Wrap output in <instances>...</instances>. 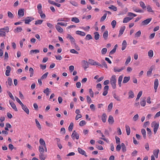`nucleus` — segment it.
I'll list each match as a JSON object with an SVG mask.
<instances>
[{"label": "nucleus", "instance_id": "6e6d98bb", "mask_svg": "<svg viewBox=\"0 0 160 160\" xmlns=\"http://www.w3.org/2000/svg\"><path fill=\"white\" fill-rule=\"evenodd\" d=\"M49 88H47L46 89L44 90L43 91V92L46 94V96H48L49 94Z\"/></svg>", "mask_w": 160, "mask_h": 160}, {"label": "nucleus", "instance_id": "0eeeda50", "mask_svg": "<svg viewBox=\"0 0 160 160\" xmlns=\"http://www.w3.org/2000/svg\"><path fill=\"white\" fill-rule=\"evenodd\" d=\"M158 86V80L157 78L156 79L154 82V88L155 90V92H157V90Z\"/></svg>", "mask_w": 160, "mask_h": 160}, {"label": "nucleus", "instance_id": "864d4df0", "mask_svg": "<svg viewBox=\"0 0 160 160\" xmlns=\"http://www.w3.org/2000/svg\"><path fill=\"white\" fill-rule=\"evenodd\" d=\"M107 51V49L106 48H104L101 50V53L102 55L105 54Z\"/></svg>", "mask_w": 160, "mask_h": 160}, {"label": "nucleus", "instance_id": "aec40b11", "mask_svg": "<svg viewBox=\"0 0 160 160\" xmlns=\"http://www.w3.org/2000/svg\"><path fill=\"white\" fill-rule=\"evenodd\" d=\"M108 32L107 30L105 31L103 34V37L105 40L108 39Z\"/></svg>", "mask_w": 160, "mask_h": 160}, {"label": "nucleus", "instance_id": "423d86ee", "mask_svg": "<svg viewBox=\"0 0 160 160\" xmlns=\"http://www.w3.org/2000/svg\"><path fill=\"white\" fill-rule=\"evenodd\" d=\"M34 18L31 17H27L25 19L23 20L25 21V24H29V23L34 20Z\"/></svg>", "mask_w": 160, "mask_h": 160}, {"label": "nucleus", "instance_id": "393cba45", "mask_svg": "<svg viewBox=\"0 0 160 160\" xmlns=\"http://www.w3.org/2000/svg\"><path fill=\"white\" fill-rule=\"evenodd\" d=\"M76 34L82 36H85L86 35V33L84 32L80 31H76Z\"/></svg>", "mask_w": 160, "mask_h": 160}, {"label": "nucleus", "instance_id": "774afa93", "mask_svg": "<svg viewBox=\"0 0 160 160\" xmlns=\"http://www.w3.org/2000/svg\"><path fill=\"white\" fill-rule=\"evenodd\" d=\"M86 40H89L92 39L91 35L90 34H88L85 38Z\"/></svg>", "mask_w": 160, "mask_h": 160}, {"label": "nucleus", "instance_id": "2f4dec72", "mask_svg": "<svg viewBox=\"0 0 160 160\" xmlns=\"http://www.w3.org/2000/svg\"><path fill=\"white\" fill-rule=\"evenodd\" d=\"M39 143L41 144L40 146H42L43 147L46 145L45 142L44 140L42 138L40 139Z\"/></svg>", "mask_w": 160, "mask_h": 160}, {"label": "nucleus", "instance_id": "13d9d810", "mask_svg": "<svg viewBox=\"0 0 160 160\" xmlns=\"http://www.w3.org/2000/svg\"><path fill=\"white\" fill-rule=\"evenodd\" d=\"M48 72H46V73L44 74L41 77V79H42V80L43 79L46 78L47 77V76H48Z\"/></svg>", "mask_w": 160, "mask_h": 160}, {"label": "nucleus", "instance_id": "603ef678", "mask_svg": "<svg viewBox=\"0 0 160 160\" xmlns=\"http://www.w3.org/2000/svg\"><path fill=\"white\" fill-rule=\"evenodd\" d=\"M107 13H105L103 15V16L101 17V18L100 19V22H103L105 19L106 17H107Z\"/></svg>", "mask_w": 160, "mask_h": 160}, {"label": "nucleus", "instance_id": "cd10ccee", "mask_svg": "<svg viewBox=\"0 0 160 160\" xmlns=\"http://www.w3.org/2000/svg\"><path fill=\"white\" fill-rule=\"evenodd\" d=\"M126 46H127L126 41L125 40H124V41H123L122 42V50H124L126 48Z\"/></svg>", "mask_w": 160, "mask_h": 160}, {"label": "nucleus", "instance_id": "f03ea898", "mask_svg": "<svg viewBox=\"0 0 160 160\" xmlns=\"http://www.w3.org/2000/svg\"><path fill=\"white\" fill-rule=\"evenodd\" d=\"M116 76L115 75L112 76L110 79V82L113 89L116 88Z\"/></svg>", "mask_w": 160, "mask_h": 160}, {"label": "nucleus", "instance_id": "a211bd4d", "mask_svg": "<svg viewBox=\"0 0 160 160\" xmlns=\"http://www.w3.org/2000/svg\"><path fill=\"white\" fill-rule=\"evenodd\" d=\"M67 38H69L70 40L72 43L75 42V40L74 39L71 35L69 34H68Z\"/></svg>", "mask_w": 160, "mask_h": 160}, {"label": "nucleus", "instance_id": "a18cd8bd", "mask_svg": "<svg viewBox=\"0 0 160 160\" xmlns=\"http://www.w3.org/2000/svg\"><path fill=\"white\" fill-rule=\"evenodd\" d=\"M113 96L114 98L118 101H120L121 100L120 98L119 97L117 96L115 93L113 94Z\"/></svg>", "mask_w": 160, "mask_h": 160}, {"label": "nucleus", "instance_id": "e2e57ef3", "mask_svg": "<svg viewBox=\"0 0 160 160\" xmlns=\"http://www.w3.org/2000/svg\"><path fill=\"white\" fill-rule=\"evenodd\" d=\"M39 51L38 49H35V50H31L30 51V53L31 54H32V53H33L34 52L35 53H39Z\"/></svg>", "mask_w": 160, "mask_h": 160}, {"label": "nucleus", "instance_id": "f704fd0d", "mask_svg": "<svg viewBox=\"0 0 160 160\" xmlns=\"http://www.w3.org/2000/svg\"><path fill=\"white\" fill-rule=\"evenodd\" d=\"M107 117L105 113H103L102 116V120L103 122H105L106 121V118Z\"/></svg>", "mask_w": 160, "mask_h": 160}, {"label": "nucleus", "instance_id": "7c9ffc66", "mask_svg": "<svg viewBox=\"0 0 160 160\" xmlns=\"http://www.w3.org/2000/svg\"><path fill=\"white\" fill-rule=\"evenodd\" d=\"M39 158L41 160H44L46 156L43 154V153H40L39 155Z\"/></svg>", "mask_w": 160, "mask_h": 160}, {"label": "nucleus", "instance_id": "f257e3e1", "mask_svg": "<svg viewBox=\"0 0 160 160\" xmlns=\"http://www.w3.org/2000/svg\"><path fill=\"white\" fill-rule=\"evenodd\" d=\"M9 28L8 26H6L5 28L0 29V37H3L6 36V32H9Z\"/></svg>", "mask_w": 160, "mask_h": 160}, {"label": "nucleus", "instance_id": "8fccbe9b", "mask_svg": "<svg viewBox=\"0 0 160 160\" xmlns=\"http://www.w3.org/2000/svg\"><path fill=\"white\" fill-rule=\"evenodd\" d=\"M43 21V20H38L35 21V25H40L41 24Z\"/></svg>", "mask_w": 160, "mask_h": 160}, {"label": "nucleus", "instance_id": "e433bc0d", "mask_svg": "<svg viewBox=\"0 0 160 160\" xmlns=\"http://www.w3.org/2000/svg\"><path fill=\"white\" fill-rule=\"evenodd\" d=\"M122 150L123 152H125L126 151V147L125 144L122 143L121 144Z\"/></svg>", "mask_w": 160, "mask_h": 160}, {"label": "nucleus", "instance_id": "49530a36", "mask_svg": "<svg viewBox=\"0 0 160 160\" xmlns=\"http://www.w3.org/2000/svg\"><path fill=\"white\" fill-rule=\"evenodd\" d=\"M47 25L48 26V27L51 29H52L54 28V27L53 25L51 23H50L49 22H47Z\"/></svg>", "mask_w": 160, "mask_h": 160}, {"label": "nucleus", "instance_id": "b1692460", "mask_svg": "<svg viewBox=\"0 0 160 160\" xmlns=\"http://www.w3.org/2000/svg\"><path fill=\"white\" fill-rule=\"evenodd\" d=\"M159 149H155L153 151V154L156 158H158V154L159 153Z\"/></svg>", "mask_w": 160, "mask_h": 160}, {"label": "nucleus", "instance_id": "39448f33", "mask_svg": "<svg viewBox=\"0 0 160 160\" xmlns=\"http://www.w3.org/2000/svg\"><path fill=\"white\" fill-rule=\"evenodd\" d=\"M152 20V18H149L143 21L142 22L141 25L144 26L148 25L150 22Z\"/></svg>", "mask_w": 160, "mask_h": 160}, {"label": "nucleus", "instance_id": "2eb2a0df", "mask_svg": "<svg viewBox=\"0 0 160 160\" xmlns=\"http://www.w3.org/2000/svg\"><path fill=\"white\" fill-rule=\"evenodd\" d=\"M37 8L38 10V12L39 14H42V4L41 3H39L37 6Z\"/></svg>", "mask_w": 160, "mask_h": 160}, {"label": "nucleus", "instance_id": "79ce46f5", "mask_svg": "<svg viewBox=\"0 0 160 160\" xmlns=\"http://www.w3.org/2000/svg\"><path fill=\"white\" fill-rule=\"evenodd\" d=\"M108 8L113 10L114 11H116L117 10V7L112 5H111V6L109 7Z\"/></svg>", "mask_w": 160, "mask_h": 160}, {"label": "nucleus", "instance_id": "5fc2aeb1", "mask_svg": "<svg viewBox=\"0 0 160 160\" xmlns=\"http://www.w3.org/2000/svg\"><path fill=\"white\" fill-rule=\"evenodd\" d=\"M8 85L10 86H11L12 84V79L10 78H8Z\"/></svg>", "mask_w": 160, "mask_h": 160}, {"label": "nucleus", "instance_id": "a878e982", "mask_svg": "<svg viewBox=\"0 0 160 160\" xmlns=\"http://www.w3.org/2000/svg\"><path fill=\"white\" fill-rule=\"evenodd\" d=\"M130 77H125L123 78V80L122 81L123 83H127L130 80Z\"/></svg>", "mask_w": 160, "mask_h": 160}, {"label": "nucleus", "instance_id": "4d7b16f0", "mask_svg": "<svg viewBox=\"0 0 160 160\" xmlns=\"http://www.w3.org/2000/svg\"><path fill=\"white\" fill-rule=\"evenodd\" d=\"M73 124L72 122H71L70 124V125L68 127V130L69 131H71L73 129Z\"/></svg>", "mask_w": 160, "mask_h": 160}, {"label": "nucleus", "instance_id": "7ed1b4c3", "mask_svg": "<svg viewBox=\"0 0 160 160\" xmlns=\"http://www.w3.org/2000/svg\"><path fill=\"white\" fill-rule=\"evenodd\" d=\"M151 125L152 127H154L153 132L154 134H155L159 128V123L153 122L152 123Z\"/></svg>", "mask_w": 160, "mask_h": 160}, {"label": "nucleus", "instance_id": "bf43d9fd", "mask_svg": "<svg viewBox=\"0 0 160 160\" xmlns=\"http://www.w3.org/2000/svg\"><path fill=\"white\" fill-rule=\"evenodd\" d=\"M133 10H134V11L137 12L141 13H142L143 12V10L139 9L138 8H133Z\"/></svg>", "mask_w": 160, "mask_h": 160}, {"label": "nucleus", "instance_id": "58836bf2", "mask_svg": "<svg viewBox=\"0 0 160 160\" xmlns=\"http://www.w3.org/2000/svg\"><path fill=\"white\" fill-rule=\"evenodd\" d=\"M147 133L148 135V137L150 138L152 136V132L150 129L149 128H147Z\"/></svg>", "mask_w": 160, "mask_h": 160}, {"label": "nucleus", "instance_id": "c85d7f7f", "mask_svg": "<svg viewBox=\"0 0 160 160\" xmlns=\"http://www.w3.org/2000/svg\"><path fill=\"white\" fill-rule=\"evenodd\" d=\"M71 21L75 23H78L80 22V20L77 17H73L71 19Z\"/></svg>", "mask_w": 160, "mask_h": 160}, {"label": "nucleus", "instance_id": "72a5a7b5", "mask_svg": "<svg viewBox=\"0 0 160 160\" xmlns=\"http://www.w3.org/2000/svg\"><path fill=\"white\" fill-rule=\"evenodd\" d=\"M56 139H57V140H58L57 142V145H58V147L60 149H61L62 148V146L61 145V144L59 142L60 140L59 139H58V138H56Z\"/></svg>", "mask_w": 160, "mask_h": 160}, {"label": "nucleus", "instance_id": "c756f323", "mask_svg": "<svg viewBox=\"0 0 160 160\" xmlns=\"http://www.w3.org/2000/svg\"><path fill=\"white\" fill-rule=\"evenodd\" d=\"M94 38L96 40H98L100 38V35L98 32H95L94 33Z\"/></svg>", "mask_w": 160, "mask_h": 160}, {"label": "nucleus", "instance_id": "ddd939ff", "mask_svg": "<svg viewBox=\"0 0 160 160\" xmlns=\"http://www.w3.org/2000/svg\"><path fill=\"white\" fill-rule=\"evenodd\" d=\"M7 70L6 71L5 74L7 76L10 75L9 73L11 70V68L9 66H7L6 67Z\"/></svg>", "mask_w": 160, "mask_h": 160}, {"label": "nucleus", "instance_id": "473e14b6", "mask_svg": "<svg viewBox=\"0 0 160 160\" xmlns=\"http://www.w3.org/2000/svg\"><path fill=\"white\" fill-rule=\"evenodd\" d=\"M22 30V28L21 27H17L14 29V32L15 33H17L21 32Z\"/></svg>", "mask_w": 160, "mask_h": 160}, {"label": "nucleus", "instance_id": "4c0bfd02", "mask_svg": "<svg viewBox=\"0 0 160 160\" xmlns=\"http://www.w3.org/2000/svg\"><path fill=\"white\" fill-rule=\"evenodd\" d=\"M141 132L144 138L145 139L146 138V132L145 129L143 128L142 129Z\"/></svg>", "mask_w": 160, "mask_h": 160}, {"label": "nucleus", "instance_id": "9b49d317", "mask_svg": "<svg viewBox=\"0 0 160 160\" xmlns=\"http://www.w3.org/2000/svg\"><path fill=\"white\" fill-rule=\"evenodd\" d=\"M18 15L19 17H22L24 15V12L23 9H19L18 11Z\"/></svg>", "mask_w": 160, "mask_h": 160}, {"label": "nucleus", "instance_id": "4468645a", "mask_svg": "<svg viewBox=\"0 0 160 160\" xmlns=\"http://www.w3.org/2000/svg\"><path fill=\"white\" fill-rule=\"evenodd\" d=\"M58 25H56L55 26V28L59 32L61 33L63 32V29L59 26Z\"/></svg>", "mask_w": 160, "mask_h": 160}, {"label": "nucleus", "instance_id": "3c124183", "mask_svg": "<svg viewBox=\"0 0 160 160\" xmlns=\"http://www.w3.org/2000/svg\"><path fill=\"white\" fill-rule=\"evenodd\" d=\"M9 97L13 100L15 101V99L12 93L9 91H8L7 92Z\"/></svg>", "mask_w": 160, "mask_h": 160}, {"label": "nucleus", "instance_id": "bb28decb", "mask_svg": "<svg viewBox=\"0 0 160 160\" xmlns=\"http://www.w3.org/2000/svg\"><path fill=\"white\" fill-rule=\"evenodd\" d=\"M128 94H129L128 98H133L134 97V95L132 91L130 90L128 92Z\"/></svg>", "mask_w": 160, "mask_h": 160}, {"label": "nucleus", "instance_id": "052dcab7", "mask_svg": "<svg viewBox=\"0 0 160 160\" xmlns=\"http://www.w3.org/2000/svg\"><path fill=\"white\" fill-rule=\"evenodd\" d=\"M8 17H9L10 18H12L14 17L13 14L9 11L8 12Z\"/></svg>", "mask_w": 160, "mask_h": 160}, {"label": "nucleus", "instance_id": "f3484780", "mask_svg": "<svg viewBox=\"0 0 160 160\" xmlns=\"http://www.w3.org/2000/svg\"><path fill=\"white\" fill-rule=\"evenodd\" d=\"M125 28V26H123L119 30V33L118 35L119 37H120L123 34Z\"/></svg>", "mask_w": 160, "mask_h": 160}, {"label": "nucleus", "instance_id": "9d476101", "mask_svg": "<svg viewBox=\"0 0 160 160\" xmlns=\"http://www.w3.org/2000/svg\"><path fill=\"white\" fill-rule=\"evenodd\" d=\"M82 62L83 63V67L85 70L86 68L89 67V64L87 61L85 60H83L82 61Z\"/></svg>", "mask_w": 160, "mask_h": 160}, {"label": "nucleus", "instance_id": "f8f14e48", "mask_svg": "<svg viewBox=\"0 0 160 160\" xmlns=\"http://www.w3.org/2000/svg\"><path fill=\"white\" fill-rule=\"evenodd\" d=\"M9 103L12 108L15 111H18V110L16 107V106L14 103L12 102H11L10 101H9Z\"/></svg>", "mask_w": 160, "mask_h": 160}, {"label": "nucleus", "instance_id": "680f3d73", "mask_svg": "<svg viewBox=\"0 0 160 160\" xmlns=\"http://www.w3.org/2000/svg\"><path fill=\"white\" fill-rule=\"evenodd\" d=\"M147 9L148 12H153V11L151 7L150 6H148L147 7Z\"/></svg>", "mask_w": 160, "mask_h": 160}, {"label": "nucleus", "instance_id": "c9c22d12", "mask_svg": "<svg viewBox=\"0 0 160 160\" xmlns=\"http://www.w3.org/2000/svg\"><path fill=\"white\" fill-rule=\"evenodd\" d=\"M96 62L94 61V60L92 59H89L88 60V62L89 63L92 65H95V64L96 63Z\"/></svg>", "mask_w": 160, "mask_h": 160}, {"label": "nucleus", "instance_id": "6ab92c4d", "mask_svg": "<svg viewBox=\"0 0 160 160\" xmlns=\"http://www.w3.org/2000/svg\"><path fill=\"white\" fill-rule=\"evenodd\" d=\"M123 75H121L118 78V84L120 87H121L122 85V81L123 78Z\"/></svg>", "mask_w": 160, "mask_h": 160}, {"label": "nucleus", "instance_id": "20e7f679", "mask_svg": "<svg viewBox=\"0 0 160 160\" xmlns=\"http://www.w3.org/2000/svg\"><path fill=\"white\" fill-rule=\"evenodd\" d=\"M71 137L73 140H74L75 138L77 139H78L79 138V135L76 131L74 130L71 135Z\"/></svg>", "mask_w": 160, "mask_h": 160}, {"label": "nucleus", "instance_id": "4be33fe9", "mask_svg": "<svg viewBox=\"0 0 160 160\" xmlns=\"http://www.w3.org/2000/svg\"><path fill=\"white\" fill-rule=\"evenodd\" d=\"M108 122L109 123L111 124L113 123L114 122V119L112 116L110 115L109 116L108 119Z\"/></svg>", "mask_w": 160, "mask_h": 160}, {"label": "nucleus", "instance_id": "338daca9", "mask_svg": "<svg viewBox=\"0 0 160 160\" xmlns=\"http://www.w3.org/2000/svg\"><path fill=\"white\" fill-rule=\"evenodd\" d=\"M86 124V122L84 120H82L80 121L79 123V125L80 126H82L83 125H85Z\"/></svg>", "mask_w": 160, "mask_h": 160}, {"label": "nucleus", "instance_id": "ea45409f", "mask_svg": "<svg viewBox=\"0 0 160 160\" xmlns=\"http://www.w3.org/2000/svg\"><path fill=\"white\" fill-rule=\"evenodd\" d=\"M39 150L40 153H43L44 148L42 146H40L39 147Z\"/></svg>", "mask_w": 160, "mask_h": 160}, {"label": "nucleus", "instance_id": "c03bdc74", "mask_svg": "<svg viewBox=\"0 0 160 160\" xmlns=\"http://www.w3.org/2000/svg\"><path fill=\"white\" fill-rule=\"evenodd\" d=\"M35 122L37 125V127L40 130L41 128V125L40 124V123H39V122L38 121V120L37 119H35Z\"/></svg>", "mask_w": 160, "mask_h": 160}, {"label": "nucleus", "instance_id": "5701e85b", "mask_svg": "<svg viewBox=\"0 0 160 160\" xmlns=\"http://www.w3.org/2000/svg\"><path fill=\"white\" fill-rule=\"evenodd\" d=\"M127 134L128 135H129L130 133V129L129 126L126 125L125 126Z\"/></svg>", "mask_w": 160, "mask_h": 160}, {"label": "nucleus", "instance_id": "09e8293b", "mask_svg": "<svg viewBox=\"0 0 160 160\" xmlns=\"http://www.w3.org/2000/svg\"><path fill=\"white\" fill-rule=\"evenodd\" d=\"M139 3L140 5V6L143 8L145 9L146 8V5H145L144 3L142 1H140L139 2Z\"/></svg>", "mask_w": 160, "mask_h": 160}, {"label": "nucleus", "instance_id": "37998d69", "mask_svg": "<svg viewBox=\"0 0 160 160\" xmlns=\"http://www.w3.org/2000/svg\"><path fill=\"white\" fill-rule=\"evenodd\" d=\"M131 59L130 56H128L125 63V64L126 65H127L131 61Z\"/></svg>", "mask_w": 160, "mask_h": 160}, {"label": "nucleus", "instance_id": "de8ad7c7", "mask_svg": "<svg viewBox=\"0 0 160 160\" xmlns=\"http://www.w3.org/2000/svg\"><path fill=\"white\" fill-rule=\"evenodd\" d=\"M102 65L103 67L104 66L106 68H108V66L106 64V62H105L104 60H101Z\"/></svg>", "mask_w": 160, "mask_h": 160}, {"label": "nucleus", "instance_id": "dca6fc26", "mask_svg": "<svg viewBox=\"0 0 160 160\" xmlns=\"http://www.w3.org/2000/svg\"><path fill=\"white\" fill-rule=\"evenodd\" d=\"M133 18H131L129 17H127L124 18L123 20V23H126L128 22H129Z\"/></svg>", "mask_w": 160, "mask_h": 160}, {"label": "nucleus", "instance_id": "1a4fd4ad", "mask_svg": "<svg viewBox=\"0 0 160 160\" xmlns=\"http://www.w3.org/2000/svg\"><path fill=\"white\" fill-rule=\"evenodd\" d=\"M22 109L26 112V113L28 114L29 113V111L26 105H24L23 104L21 106Z\"/></svg>", "mask_w": 160, "mask_h": 160}, {"label": "nucleus", "instance_id": "6e6552de", "mask_svg": "<svg viewBox=\"0 0 160 160\" xmlns=\"http://www.w3.org/2000/svg\"><path fill=\"white\" fill-rule=\"evenodd\" d=\"M78 150L80 154L85 156V157H87V155L86 154V152L80 148H78Z\"/></svg>", "mask_w": 160, "mask_h": 160}, {"label": "nucleus", "instance_id": "69168bd1", "mask_svg": "<svg viewBox=\"0 0 160 160\" xmlns=\"http://www.w3.org/2000/svg\"><path fill=\"white\" fill-rule=\"evenodd\" d=\"M115 138L116 139V143L117 144H119L120 143V138L117 136L115 137Z\"/></svg>", "mask_w": 160, "mask_h": 160}, {"label": "nucleus", "instance_id": "0e129e2a", "mask_svg": "<svg viewBox=\"0 0 160 160\" xmlns=\"http://www.w3.org/2000/svg\"><path fill=\"white\" fill-rule=\"evenodd\" d=\"M116 22L115 20H113L111 22V24L112 27L113 28H114L116 26Z\"/></svg>", "mask_w": 160, "mask_h": 160}, {"label": "nucleus", "instance_id": "412c9836", "mask_svg": "<svg viewBox=\"0 0 160 160\" xmlns=\"http://www.w3.org/2000/svg\"><path fill=\"white\" fill-rule=\"evenodd\" d=\"M146 98L144 97L142 98V100L141 101V105L142 107H144L146 105Z\"/></svg>", "mask_w": 160, "mask_h": 160}, {"label": "nucleus", "instance_id": "a19ab883", "mask_svg": "<svg viewBox=\"0 0 160 160\" xmlns=\"http://www.w3.org/2000/svg\"><path fill=\"white\" fill-rule=\"evenodd\" d=\"M153 52L152 50H150L148 51V56L150 58L152 57L153 56Z\"/></svg>", "mask_w": 160, "mask_h": 160}]
</instances>
